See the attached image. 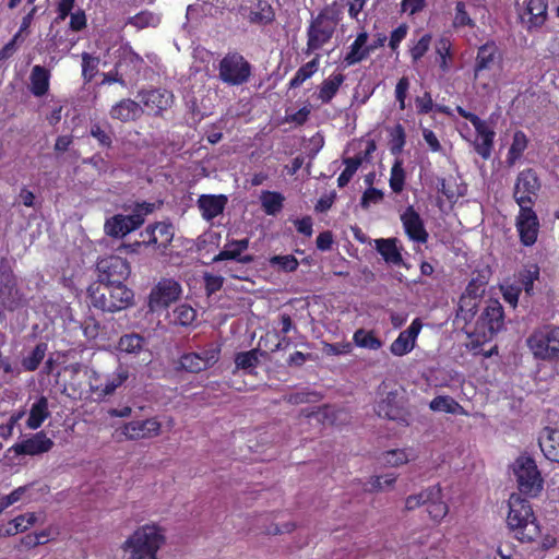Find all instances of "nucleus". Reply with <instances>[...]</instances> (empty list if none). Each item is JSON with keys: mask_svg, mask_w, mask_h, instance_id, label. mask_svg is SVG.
<instances>
[{"mask_svg": "<svg viewBox=\"0 0 559 559\" xmlns=\"http://www.w3.org/2000/svg\"><path fill=\"white\" fill-rule=\"evenodd\" d=\"M181 295V286L171 278H163L151 290L148 296V308L152 312H157L168 308L177 301Z\"/></svg>", "mask_w": 559, "mask_h": 559, "instance_id": "1a4fd4ad", "label": "nucleus"}, {"mask_svg": "<svg viewBox=\"0 0 559 559\" xmlns=\"http://www.w3.org/2000/svg\"><path fill=\"white\" fill-rule=\"evenodd\" d=\"M27 488H28V486H21V487L14 489L10 495L2 497L0 499V514L2 513V511L4 509H7L11 504L17 502L22 498V496L25 493Z\"/></svg>", "mask_w": 559, "mask_h": 559, "instance_id": "338daca9", "label": "nucleus"}, {"mask_svg": "<svg viewBox=\"0 0 559 559\" xmlns=\"http://www.w3.org/2000/svg\"><path fill=\"white\" fill-rule=\"evenodd\" d=\"M392 145L391 153L393 155H399L403 151L405 145V131L401 124H397L394 129V133L392 134Z\"/></svg>", "mask_w": 559, "mask_h": 559, "instance_id": "0e129e2a", "label": "nucleus"}, {"mask_svg": "<svg viewBox=\"0 0 559 559\" xmlns=\"http://www.w3.org/2000/svg\"><path fill=\"white\" fill-rule=\"evenodd\" d=\"M138 97L140 98V103H142L144 107L155 116L162 115V112L168 109L174 102L173 93L162 88L141 91L138 94Z\"/></svg>", "mask_w": 559, "mask_h": 559, "instance_id": "f3484780", "label": "nucleus"}, {"mask_svg": "<svg viewBox=\"0 0 559 559\" xmlns=\"http://www.w3.org/2000/svg\"><path fill=\"white\" fill-rule=\"evenodd\" d=\"M98 64V57H93L88 52L82 53V75L86 83L91 82L97 73Z\"/></svg>", "mask_w": 559, "mask_h": 559, "instance_id": "09e8293b", "label": "nucleus"}, {"mask_svg": "<svg viewBox=\"0 0 559 559\" xmlns=\"http://www.w3.org/2000/svg\"><path fill=\"white\" fill-rule=\"evenodd\" d=\"M397 242L399 240L396 238H380L374 240L376 250L390 265L400 266L404 264Z\"/></svg>", "mask_w": 559, "mask_h": 559, "instance_id": "a878e982", "label": "nucleus"}, {"mask_svg": "<svg viewBox=\"0 0 559 559\" xmlns=\"http://www.w3.org/2000/svg\"><path fill=\"white\" fill-rule=\"evenodd\" d=\"M319 399V394L316 392H296L293 394H289L286 397V401L290 404L298 405L304 403H309L312 401H317Z\"/></svg>", "mask_w": 559, "mask_h": 559, "instance_id": "774afa93", "label": "nucleus"}, {"mask_svg": "<svg viewBox=\"0 0 559 559\" xmlns=\"http://www.w3.org/2000/svg\"><path fill=\"white\" fill-rule=\"evenodd\" d=\"M504 325L503 307L498 300H489L477 320V330L485 338H492Z\"/></svg>", "mask_w": 559, "mask_h": 559, "instance_id": "f8f14e48", "label": "nucleus"}, {"mask_svg": "<svg viewBox=\"0 0 559 559\" xmlns=\"http://www.w3.org/2000/svg\"><path fill=\"white\" fill-rule=\"evenodd\" d=\"M345 169L342 171L337 179V185L340 188L345 187L350 179L353 178L354 174L357 171L358 167L361 164L360 157H349L344 159Z\"/></svg>", "mask_w": 559, "mask_h": 559, "instance_id": "603ef678", "label": "nucleus"}, {"mask_svg": "<svg viewBox=\"0 0 559 559\" xmlns=\"http://www.w3.org/2000/svg\"><path fill=\"white\" fill-rule=\"evenodd\" d=\"M197 318V311L189 305L182 304L174 310V322L182 326H189Z\"/></svg>", "mask_w": 559, "mask_h": 559, "instance_id": "a18cd8bd", "label": "nucleus"}, {"mask_svg": "<svg viewBox=\"0 0 559 559\" xmlns=\"http://www.w3.org/2000/svg\"><path fill=\"white\" fill-rule=\"evenodd\" d=\"M383 192L376 188H368L360 200V205L362 209H368L371 203L377 204L383 200Z\"/></svg>", "mask_w": 559, "mask_h": 559, "instance_id": "e2e57ef3", "label": "nucleus"}, {"mask_svg": "<svg viewBox=\"0 0 559 559\" xmlns=\"http://www.w3.org/2000/svg\"><path fill=\"white\" fill-rule=\"evenodd\" d=\"M437 493L438 485L431 486L417 495H411L405 500V509L412 511L420 506H426L427 500L436 498Z\"/></svg>", "mask_w": 559, "mask_h": 559, "instance_id": "79ce46f5", "label": "nucleus"}, {"mask_svg": "<svg viewBox=\"0 0 559 559\" xmlns=\"http://www.w3.org/2000/svg\"><path fill=\"white\" fill-rule=\"evenodd\" d=\"M547 0H528L521 15L528 29L542 27L547 20Z\"/></svg>", "mask_w": 559, "mask_h": 559, "instance_id": "5701e85b", "label": "nucleus"}, {"mask_svg": "<svg viewBox=\"0 0 559 559\" xmlns=\"http://www.w3.org/2000/svg\"><path fill=\"white\" fill-rule=\"evenodd\" d=\"M421 322L419 319H415L411 325L402 331L397 338L391 344L390 350L395 356H403L409 353L414 346L415 341L421 330Z\"/></svg>", "mask_w": 559, "mask_h": 559, "instance_id": "4be33fe9", "label": "nucleus"}, {"mask_svg": "<svg viewBox=\"0 0 559 559\" xmlns=\"http://www.w3.org/2000/svg\"><path fill=\"white\" fill-rule=\"evenodd\" d=\"M145 338L136 333L126 334L120 337L118 348L128 354H139L144 345Z\"/></svg>", "mask_w": 559, "mask_h": 559, "instance_id": "f704fd0d", "label": "nucleus"}, {"mask_svg": "<svg viewBox=\"0 0 559 559\" xmlns=\"http://www.w3.org/2000/svg\"><path fill=\"white\" fill-rule=\"evenodd\" d=\"M508 506L507 524L515 538L521 542L536 540L542 532L531 503L520 493L513 492L508 500Z\"/></svg>", "mask_w": 559, "mask_h": 559, "instance_id": "f257e3e1", "label": "nucleus"}, {"mask_svg": "<svg viewBox=\"0 0 559 559\" xmlns=\"http://www.w3.org/2000/svg\"><path fill=\"white\" fill-rule=\"evenodd\" d=\"M401 222L408 238L418 243H426L428 240V233L419 213L413 205H408L401 214Z\"/></svg>", "mask_w": 559, "mask_h": 559, "instance_id": "dca6fc26", "label": "nucleus"}, {"mask_svg": "<svg viewBox=\"0 0 559 559\" xmlns=\"http://www.w3.org/2000/svg\"><path fill=\"white\" fill-rule=\"evenodd\" d=\"M527 345L533 355L543 360H559V328L547 326L534 332L527 338Z\"/></svg>", "mask_w": 559, "mask_h": 559, "instance_id": "0eeeda50", "label": "nucleus"}, {"mask_svg": "<svg viewBox=\"0 0 559 559\" xmlns=\"http://www.w3.org/2000/svg\"><path fill=\"white\" fill-rule=\"evenodd\" d=\"M143 114L140 103L124 98L115 104L110 109V117L121 122L138 120Z\"/></svg>", "mask_w": 559, "mask_h": 559, "instance_id": "b1692460", "label": "nucleus"}, {"mask_svg": "<svg viewBox=\"0 0 559 559\" xmlns=\"http://www.w3.org/2000/svg\"><path fill=\"white\" fill-rule=\"evenodd\" d=\"M477 307H478L477 300H475L468 296L462 295L460 298V301H459L457 310H456V321L457 322L462 321L464 323V325L469 323L474 319L475 314L477 313Z\"/></svg>", "mask_w": 559, "mask_h": 559, "instance_id": "2f4dec72", "label": "nucleus"}, {"mask_svg": "<svg viewBox=\"0 0 559 559\" xmlns=\"http://www.w3.org/2000/svg\"><path fill=\"white\" fill-rule=\"evenodd\" d=\"M258 11H251L248 15V20L253 24H270L273 22L275 14L272 7L263 0L258 1Z\"/></svg>", "mask_w": 559, "mask_h": 559, "instance_id": "c9c22d12", "label": "nucleus"}, {"mask_svg": "<svg viewBox=\"0 0 559 559\" xmlns=\"http://www.w3.org/2000/svg\"><path fill=\"white\" fill-rule=\"evenodd\" d=\"M52 447L53 441L45 432L39 431L22 442L15 443L10 451L16 455H39L50 451Z\"/></svg>", "mask_w": 559, "mask_h": 559, "instance_id": "6ab92c4d", "label": "nucleus"}, {"mask_svg": "<svg viewBox=\"0 0 559 559\" xmlns=\"http://www.w3.org/2000/svg\"><path fill=\"white\" fill-rule=\"evenodd\" d=\"M516 229L524 246H532L537 240L539 222L536 213L530 205H522L516 217Z\"/></svg>", "mask_w": 559, "mask_h": 559, "instance_id": "2eb2a0df", "label": "nucleus"}, {"mask_svg": "<svg viewBox=\"0 0 559 559\" xmlns=\"http://www.w3.org/2000/svg\"><path fill=\"white\" fill-rule=\"evenodd\" d=\"M271 266H278L284 272H294L297 270L299 263L293 254L274 255L270 259Z\"/></svg>", "mask_w": 559, "mask_h": 559, "instance_id": "5fc2aeb1", "label": "nucleus"}, {"mask_svg": "<svg viewBox=\"0 0 559 559\" xmlns=\"http://www.w3.org/2000/svg\"><path fill=\"white\" fill-rule=\"evenodd\" d=\"M354 342L357 346L368 349H379L382 342L372 332L359 329L354 333Z\"/></svg>", "mask_w": 559, "mask_h": 559, "instance_id": "c03bdc74", "label": "nucleus"}, {"mask_svg": "<svg viewBox=\"0 0 559 559\" xmlns=\"http://www.w3.org/2000/svg\"><path fill=\"white\" fill-rule=\"evenodd\" d=\"M96 270L98 282L106 284L124 285L123 282L129 277L131 267L126 259L118 255H109L97 261Z\"/></svg>", "mask_w": 559, "mask_h": 559, "instance_id": "6e6552de", "label": "nucleus"}, {"mask_svg": "<svg viewBox=\"0 0 559 559\" xmlns=\"http://www.w3.org/2000/svg\"><path fill=\"white\" fill-rule=\"evenodd\" d=\"M249 247V239L243 238L239 240L228 241L223 250L213 258V263L224 260H234L242 264L251 263L254 258L251 254H242Z\"/></svg>", "mask_w": 559, "mask_h": 559, "instance_id": "412c9836", "label": "nucleus"}, {"mask_svg": "<svg viewBox=\"0 0 559 559\" xmlns=\"http://www.w3.org/2000/svg\"><path fill=\"white\" fill-rule=\"evenodd\" d=\"M90 134L95 138L103 147H110L112 144L111 133L103 129L98 123L91 126Z\"/></svg>", "mask_w": 559, "mask_h": 559, "instance_id": "13d9d810", "label": "nucleus"}, {"mask_svg": "<svg viewBox=\"0 0 559 559\" xmlns=\"http://www.w3.org/2000/svg\"><path fill=\"white\" fill-rule=\"evenodd\" d=\"M538 443L545 457L554 462L559 453V428L546 427L538 439Z\"/></svg>", "mask_w": 559, "mask_h": 559, "instance_id": "cd10ccee", "label": "nucleus"}, {"mask_svg": "<svg viewBox=\"0 0 559 559\" xmlns=\"http://www.w3.org/2000/svg\"><path fill=\"white\" fill-rule=\"evenodd\" d=\"M426 506L430 518L436 521H439L447 515L449 508L442 499V491L439 485L436 498L433 497L432 499L427 500Z\"/></svg>", "mask_w": 559, "mask_h": 559, "instance_id": "a19ab883", "label": "nucleus"}, {"mask_svg": "<svg viewBox=\"0 0 559 559\" xmlns=\"http://www.w3.org/2000/svg\"><path fill=\"white\" fill-rule=\"evenodd\" d=\"M35 515L34 514H23L16 516L10 524L13 525V528H8V534H16L19 532L26 531L29 526H32L35 523Z\"/></svg>", "mask_w": 559, "mask_h": 559, "instance_id": "6e6d98bb", "label": "nucleus"}, {"mask_svg": "<svg viewBox=\"0 0 559 559\" xmlns=\"http://www.w3.org/2000/svg\"><path fill=\"white\" fill-rule=\"evenodd\" d=\"M486 284L487 282L484 277L472 278L463 295L468 296L478 301V299L485 293Z\"/></svg>", "mask_w": 559, "mask_h": 559, "instance_id": "4d7b16f0", "label": "nucleus"}, {"mask_svg": "<svg viewBox=\"0 0 559 559\" xmlns=\"http://www.w3.org/2000/svg\"><path fill=\"white\" fill-rule=\"evenodd\" d=\"M527 146L526 135L522 131H516L508 153V160L513 163L518 159Z\"/></svg>", "mask_w": 559, "mask_h": 559, "instance_id": "3c124183", "label": "nucleus"}, {"mask_svg": "<svg viewBox=\"0 0 559 559\" xmlns=\"http://www.w3.org/2000/svg\"><path fill=\"white\" fill-rule=\"evenodd\" d=\"M261 353L259 349H251L248 352L237 353L235 356V365L236 369H242L248 372H252V370L259 365V355Z\"/></svg>", "mask_w": 559, "mask_h": 559, "instance_id": "e433bc0d", "label": "nucleus"}, {"mask_svg": "<svg viewBox=\"0 0 559 559\" xmlns=\"http://www.w3.org/2000/svg\"><path fill=\"white\" fill-rule=\"evenodd\" d=\"M345 76L343 74H335L324 80L320 86L319 98L322 103L328 104L332 100L337 93L340 86L343 84Z\"/></svg>", "mask_w": 559, "mask_h": 559, "instance_id": "473e14b6", "label": "nucleus"}, {"mask_svg": "<svg viewBox=\"0 0 559 559\" xmlns=\"http://www.w3.org/2000/svg\"><path fill=\"white\" fill-rule=\"evenodd\" d=\"M197 355L200 356V362L204 365V370H206L219 360L221 346L212 343L201 352H198Z\"/></svg>", "mask_w": 559, "mask_h": 559, "instance_id": "de8ad7c7", "label": "nucleus"}, {"mask_svg": "<svg viewBox=\"0 0 559 559\" xmlns=\"http://www.w3.org/2000/svg\"><path fill=\"white\" fill-rule=\"evenodd\" d=\"M179 364L180 368L187 372L198 373L204 370V365L200 362V356L195 352L183 354Z\"/></svg>", "mask_w": 559, "mask_h": 559, "instance_id": "864d4df0", "label": "nucleus"}, {"mask_svg": "<svg viewBox=\"0 0 559 559\" xmlns=\"http://www.w3.org/2000/svg\"><path fill=\"white\" fill-rule=\"evenodd\" d=\"M539 276L537 265H531L519 273V283L527 295L533 294L534 282Z\"/></svg>", "mask_w": 559, "mask_h": 559, "instance_id": "49530a36", "label": "nucleus"}, {"mask_svg": "<svg viewBox=\"0 0 559 559\" xmlns=\"http://www.w3.org/2000/svg\"><path fill=\"white\" fill-rule=\"evenodd\" d=\"M49 416L48 400L45 396H40L31 407L26 426L29 429H37Z\"/></svg>", "mask_w": 559, "mask_h": 559, "instance_id": "c756f323", "label": "nucleus"}, {"mask_svg": "<svg viewBox=\"0 0 559 559\" xmlns=\"http://www.w3.org/2000/svg\"><path fill=\"white\" fill-rule=\"evenodd\" d=\"M374 411L379 417L408 425L409 414L397 392H389L377 403Z\"/></svg>", "mask_w": 559, "mask_h": 559, "instance_id": "4468645a", "label": "nucleus"}, {"mask_svg": "<svg viewBox=\"0 0 559 559\" xmlns=\"http://www.w3.org/2000/svg\"><path fill=\"white\" fill-rule=\"evenodd\" d=\"M334 31V23L330 22L325 14L320 13L308 27L306 53L310 55L320 49L332 38Z\"/></svg>", "mask_w": 559, "mask_h": 559, "instance_id": "ddd939ff", "label": "nucleus"}, {"mask_svg": "<svg viewBox=\"0 0 559 559\" xmlns=\"http://www.w3.org/2000/svg\"><path fill=\"white\" fill-rule=\"evenodd\" d=\"M431 43V35H424L417 44L411 49V56L413 61H418L428 51Z\"/></svg>", "mask_w": 559, "mask_h": 559, "instance_id": "680f3d73", "label": "nucleus"}, {"mask_svg": "<svg viewBox=\"0 0 559 559\" xmlns=\"http://www.w3.org/2000/svg\"><path fill=\"white\" fill-rule=\"evenodd\" d=\"M155 236L150 238V243H154L158 249H166L174 238V227L170 223L159 222L154 224Z\"/></svg>", "mask_w": 559, "mask_h": 559, "instance_id": "7c9ffc66", "label": "nucleus"}, {"mask_svg": "<svg viewBox=\"0 0 559 559\" xmlns=\"http://www.w3.org/2000/svg\"><path fill=\"white\" fill-rule=\"evenodd\" d=\"M205 292L207 296L218 292L224 284V277L219 275H213L210 273L204 274Z\"/></svg>", "mask_w": 559, "mask_h": 559, "instance_id": "69168bd1", "label": "nucleus"}, {"mask_svg": "<svg viewBox=\"0 0 559 559\" xmlns=\"http://www.w3.org/2000/svg\"><path fill=\"white\" fill-rule=\"evenodd\" d=\"M160 424L155 418L133 420L122 427V433L130 440L153 438L159 435Z\"/></svg>", "mask_w": 559, "mask_h": 559, "instance_id": "aec40b11", "label": "nucleus"}, {"mask_svg": "<svg viewBox=\"0 0 559 559\" xmlns=\"http://www.w3.org/2000/svg\"><path fill=\"white\" fill-rule=\"evenodd\" d=\"M409 461L404 450H392L383 454V462L390 466H399Z\"/></svg>", "mask_w": 559, "mask_h": 559, "instance_id": "bf43d9fd", "label": "nucleus"}, {"mask_svg": "<svg viewBox=\"0 0 559 559\" xmlns=\"http://www.w3.org/2000/svg\"><path fill=\"white\" fill-rule=\"evenodd\" d=\"M513 474L518 484L519 493L535 498L544 487V479L535 461L525 455L519 456L512 465Z\"/></svg>", "mask_w": 559, "mask_h": 559, "instance_id": "20e7f679", "label": "nucleus"}, {"mask_svg": "<svg viewBox=\"0 0 559 559\" xmlns=\"http://www.w3.org/2000/svg\"><path fill=\"white\" fill-rule=\"evenodd\" d=\"M477 132V139L475 141V151L484 158L488 159L491 155V148L493 145L495 131L489 129L486 121L483 122L481 128L475 129Z\"/></svg>", "mask_w": 559, "mask_h": 559, "instance_id": "c85d7f7f", "label": "nucleus"}, {"mask_svg": "<svg viewBox=\"0 0 559 559\" xmlns=\"http://www.w3.org/2000/svg\"><path fill=\"white\" fill-rule=\"evenodd\" d=\"M0 304L9 310L14 311L26 305V297L17 287L16 277L11 270L0 267Z\"/></svg>", "mask_w": 559, "mask_h": 559, "instance_id": "9d476101", "label": "nucleus"}, {"mask_svg": "<svg viewBox=\"0 0 559 559\" xmlns=\"http://www.w3.org/2000/svg\"><path fill=\"white\" fill-rule=\"evenodd\" d=\"M501 53L495 41H487L477 50L474 66V79H479L484 72L492 70L499 64Z\"/></svg>", "mask_w": 559, "mask_h": 559, "instance_id": "a211bd4d", "label": "nucleus"}, {"mask_svg": "<svg viewBox=\"0 0 559 559\" xmlns=\"http://www.w3.org/2000/svg\"><path fill=\"white\" fill-rule=\"evenodd\" d=\"M319 67V56L317 55L311 61L300 67L295 76L289 82V88L299 87L307 79L311 78L317 72Z\"/></svg>", "mask_w": 559, "mask_h": 559, "instance_id": "58836bf2", "label": "nucleus"}, {"mask_svg": "<svg viewBox=\"0 0 559 559\" xmlns=\"http://www.w3.org/2000/svg\"><path fill=\"white\" fill-rule=\"evenodd\" d=\"M87 296L93 307L102 311L116 312L133 304V292L126 285L98 283L92 284Z\"/></svg>", "mask_w": 559, "mask_h": 559, "instance_id": "f03ea898", "label": "nucleus"}, {"mask_svg": "<svg viewBox=\"0 0 559 559\" xmlns=\"http://www.w3.org/2000/svg\"><path fill=\"white\" fill-rule=\"evenodd\" d=\"M540 189V181L536 173L528 168L522 170L514 185L513 197L520 207L522 205L532 206Z\"/></svg>", "mask_w": 559, "mask_h": 559, "instance_id": "9b49d317", "label": "nucleus"}, {"mask_svg": "<svg viewBox=\"0 0 559 559\" xmlns=\"http://www.w3.org/2000/svg\"><path fill=\"white\" fill-rule=\"evenodd\" d=\"M197 203L203 218L206 221H212L214 217L223 213L227 203V198L223 194H202L198 199Z\"/></svg>", "mask_w": 559, "mask_h": 559, "instance_id": "393cba45", "label": "nucleus"}, {"mask_svg": "<svg viewBox=\"0 0 559 559\" xmlns=\"http://www.w3.org/2000/svg\"><path fill=\"white\" fill-rule=\"evenodd\" d=\"M154 209V203H138L131 214H116L107 218L104 225L105 234L114 238L124 237L129 233L138 229L144 223V217L152 213Z\"/></svg>", "mask_w": 559, "mask_h": 559, "instance_id": "39448f33", "label": "nucleus"}, {"mask_svg": "<svg viewBox=\"0 0 559 559\" xmlns=\"http://www.w3.org/2000/svg\"><path fill=\"white\" fill-rule=\"evenodd\" d=\"M406 174L403 167V159L395 158L392 168H391V176H390V188L393 192L400 193L402 192L405 183Z\"/></svg>", "mask_w": 559, "mask_h": 559, "instance_id": "37998d69", "label": "nucleus"}, {"mask_svg": "<svg viewBox=\"0 0 559 559\" xmlns=\"http://www.w3.org/2000/svg\"><path fill=\"white\" fill-rule=\"evenodd\" d=\"M47 348L46 343H38L34 349L22 359L23 368L27 371H35L45 358Z\"/></svg>", "mask_w": 559, "mask_h": 559, "instance_id": "4c0bfd02", "label": "nucleus"}, {"mask_svg": "<svg viewBox=\"0 0 559 559\" xmlns=\"http://www.w3.org/2000/svg\"><path fill=\"white\" fill-rule=\"evenodd\" d=\"M251 64L239 52H228L218 63V79L230 86L247 83L251 76Z\"/></svg>", "mask_w": 559, "mask_h": 559, "instance_id": "423d86ee", "label": "nucleus"}, {"mask_svg": "<svg viewBox=\"0 0 559 559\" xmlns=\"http://www.w3.org/2000/svg\"><path fill=\"white\" fill-rule=\"evenodd\" d=\"M31 93L35 97H43L49 91L50 71L43 66H34L29 75Z\"/></svg>", "mask_w": 559, "mask_h": 559, "instance_id": "bb28decb", "label": "nucleus"}, {"mask_svg": "<svg viewBox=\"0 0 559 559\" xmlns=\"http://www.w3.org/2000/svg\"><path fill=\"white\" fill-rule=\"evenodd\" d=\"M165 543V536L156 525H143L123 544L128 559H157L156 552Z\"/></svg>", "mask_w": 559, "mask_h": 559, "instance_id": "7ed1b4c3", "label": "nucleus"}, {"mask_svg": "<svg viewBox=\"0 0 559 559\" xmlns=\"http://www.w3.org/2000/svg\"><path fill=\"white\" fill-rule=\"evenodd\" d=\"M454 25L475 27V22L469 17L466 12V7L463 1H459L455 7Z\"/></svg>", "mask_w": 559, "mask_h": 559, "instance_id": "052dcab7", "label": "nucleus"}, {"mask_svg": "<svg viewBox=\"0 0 559 559\" xmlns=\"http://www.w3.org/2000/svg\"><path fill=\"white\" fill-rule=\"evenodd\" d=\"M284 197L278 192L264 191L261 195V204L267 215H275L283 207Z\"/></svg>", "mask_w": 559, "mask_h": 559, "instance_id": "ea45409f", "label": "nucleus"}, {"mask_svg": "<svg viewBox=\"0 0 559 559\" xmlns=\"http://www.w3.org/2000/svg\"><path fill=\"white\" fill-rule=\"evenodd\" d=\"M433 412H443L448 414H462L463 407L451 396L439 395L436 396L429 404Z\"/></svg>", "mask_w": 559, "mask_h": 559, "instance_id": "72a5a7b5", "label": "nucleus"}, {"mask_svg": "<svg viewBox=\"0 0 559 559\" xmlns=\"http://www.w3.org/2000/svg\"><path fill=\"white\" fill-rule=\"evenodd\" d=\"M377 49L376 45H369L365 48H361L360 46H356L355 43L350 45V50L344 58V61L347 66H352L355 63L360 62L361 60L366 59L371 51Z\"/></svg>", "mask_w": 559, "mask_h": 559, "instance_id": "8fccbe9b", "label": "nucleus"}]
</instances>
